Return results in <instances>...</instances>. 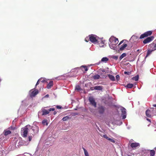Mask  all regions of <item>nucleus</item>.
Instances as JSON below:
<instances>
[{"label": "nucleus", "mask_w": 156, "mask_h": 156, "mask_svg": "<svg viewBox=\"0 0 156 156\" xmlns=\"http://www.w3.org/2000/svg\"><path fill=\"white\" fill-rule=\"evenodd\" d=\"M109 45L110 48L113 50H115L116 49V45L114 43H109Z\"/></svg>", "instance_id": "nucleus-13"}, {"label": "nucleus", "mask_w": 156, "mask_h": 156, "mask_svg": "<svg viewBox=\"0 0 156 156\" xmlns=\"http://www.w3.org/2000/svg\"><path fill=\"white\" fill-rule=\"evenodd\" d=\"M79 69V68L76 67L71 70L70 72L71 74L70 76H75L78 72V70Z\"/></svg>", "instance_id": "nucleus-7"}, {"label": "nucleus", "mask_w": 156, "mask_h": 156, "mask_svg": "<svg viewBox=\"0 0 156 156\" xmlns=\"http://www.w3.org/2000/svg\"><path fill=\"white\" fill-rule=\"evenodd\" d=\"M126 56V54L125 53H123L119 57V59L120 60H121L124 57Z\"/></svg>", "instance_id": "nucleus-29"}, {"label": "nucleus", "mask_w": 156, "mask_h": 156, "mask_svg": "<svg viewBox=\"0 0 156 156\" xmlns=\"http://www.w3.org/2000/svg\"><path fill=\"white\" fill-rule=\"evenodd\" d=\"M94 89H95V90H102L103 89V87L100 86H96L94 87Z\"/></svg>", "instance_id": "nucleus-18"}, {"label": "nucleus", "mask_w": 156, "mask_h": 156, "mask_svg": "<svg viewBox=\"0 0 156 156\" xmlns=\"http://www.w3.org/2000/svg\"><path fill=\"white\" fill-rule=\"evenodd\" d=\"M97 65H99V63H98L96 64Z\"/></svg>", "instance_id": "nucleus-54"}, {"label": "nucleus", "mask_w": 156, "mask_h": 156, "mask_svg": "<svg viewBox=\"0 0 156 156\" xmlns=\"http://www.w3.org/2000/svg\"><path fill=\"white\" fill-rule=\"evenodd\" d=\"M108 60V58L106 57H104L102 58L101 61L102 62H106Z\"/></svg>", "instance_id": "nucleus-21"}, {"label": "nucleus", "mask_w": 156, "mask_h": 156, "mask_svg": "<svg viewBox=\"0 0 156 156\" xmlns=\"http://www.w3.org/2000/svg\"><path fill=\"white\" fill-rule=\"evenodd\" d=\"M146 114L147 116L150 117L151 116V115L150 114V111L149 110H147L146 111Z\"/></svg>", "instance_id": "nucleus-25"}, {"label": "nucleus", "mask_w": 156, "mask_h": 156, "mask_svg": "<svg viewBox=\"0 0 156 156\" xmlns=\"http://www.w3.org/2000/svg\"><path fill=\"white\" fill-rule=\"evenodd\" d=\"M112 58L115 59V60H117L118 58V56H113V57H112Z\"/></svg>", "instance_id": "nucleus-40"}, {"label": "nucleus", "mask_w": 156, "mask_h": 156, "mask_svg": "<svg viewBox=\"0 0 156 156\" xmlns=\"http://www.w3.org/2000/svg\"><path fill=\"white\" fill-rule=\"evenodd\" d=\"M140 145V144L138 143H133L131 144L130 146L132 148H136L139 147Z\"/></svg>", "instance_id": "nucleus-12"}, {"label": "nucleus", "mask_w": 156, "mask_h": 156, "mask_svg": "<svg viewBox=\"0 0 156 156\" xmlns=\"http://www.w3.org/2000/svg\"><path fill=\"white\" fill-rule=\"evenodd\" d=\"M68 116H66L62 118V120L63 121H65L68 120Z\"/></svg>", "instance_id": "nucleus-36"}, {"label": "nucleus", "mask_w": 156, "mask_h": 156, "mask_svg": "<svg viewBox=\"0 0 156 156\" xmlns=\"http://www.w3.org/2000/svg\"><path fill=\"white\" fill-rule=\"evenodd\" d=\"M39 80L40 82H41L42 83H44L45 82V79L43 78H40L39 79Z\"/></svg>", "instance_id": "nucleus-33"}, {"label": "nucleus", "mask_w": 156, "mask_h": 156, "mask_svg": "<svg viewBox=\"0 0 156 156\" xmlns=\"http://www.w3.org/2000/svg\"><path fill=\"white\" fill-rule=\"evenodd\" d=\"M127 46V44L126 43H124L121 45L120 48H119V50L120 51H122Z\"/></svg>", "instance_id": "nucleus-17"}, {"label": "nucleus", "mask_w": 156, "mask_h": 156, "mask_svg": "<svg viewBox=\"0 0 156 156\" xmlns=\"http://www.w3.org/2000/svg\"><path fill=\"white\" fill-rule=\"evenodd\" d=\"M40 81L39 80L37 81V83L36 84L35 86L36 87L37 85H38Z\"/></svg>", "instance_id": "nucleus-46"}, {"label": "nucleus", "mask_w": 156, "mask_h": 156, "mask_svg": "<svg viewBox=\"0 0 156 156\" xmlns=\"http://www.w3.org/2000/svg\"><path fill=\"white\" fill-rule=\"evenodd\" d=\"M101 71L102 72H105V70L104 69H101Z\"/></svg>", "instance_id": "nucleus-49"}, {"label": "nucleus", "mask_w": 156, "mask_h": 156, "mask_svg": "<svg viewBox=\"0 0 156 156\" xmlns=\"http://www.w3.org/2000/svg\"><path fill=\"white\" fill-rule=\"evenodd\" d=\"M150 152V156H154L155 154V151L154 150H151Z\"/></svg>", "instance_id": "nucleus-28"}, {"label": "nucleus", "mask_w": 156, "mask_h": 156, "mask_svg": "<svg viewBox=\"0 0 156 156\" xmlns=\"http://www.w3.org/2000/svg\"><path fill=\"white\" fill-rule=\"evenodd\" d=\"M99 42L98 43L99 44V46L101 47H103L104 46V41L102 40L101 38L100 40H99Z\"/></svg>", "instance_id": "nucleus-16"}, {"label": "nucleus", "mask_w": 156, "mask_h": 156, "mask_svg": "<svg viewBox=\"0 0 156 156\" xmlns=\"http://www.w3.org/2000/svg\"><path fill=\"white\" fill-rule=\"evenodd\" d=\"M153 106L156 107V105H154Z\"/></svg>", "instance_id": "nucleus-53"}, {"label": "nucleus", "mask_w": 156, "mask_h": 156, "mask_svg": "<svg viewBox=\"0 0 156 156\" xmlns=\"http://www.w3.org/2000/svg\"><path fill=\"white\" fill-rule=\"evenodd\" d=\"M89 101L92 106H93L94 108L96 107V102L95 101L94 99L92 97H89Z\"/></svg>", "instance_id": "nucleus-6"}, {"label": "nucleus", "mask_w": 156, "mask_h": 156, "mask_svg": "<svg viewBox=\"0 0 156 156\" xmlns=\"http://www.w3.org/2000/svg\"><path fill=\"white\" fill-rule=\"evenodd\" d=\"M118 42L119 41L118 39L115 38V39L114 41V43L116 45L118 43Z\"/></svg>", "instance_id": "nucleus-35"}, {"label": "nucleus", "mask_w": 156, "mask_h": 156, "mask_svg": "<svg viewBox=\"0 0 156 156\" xmlns=\"http://www.w3.org/2000/svg\"><path fill=\"white\" fill-rule=\"evenodd\" d=\"M150 47H152L153 46L152 48V50L154 51L155 50H156V44H155L154 45L153 44H151L150 45Z\"/></svg>", "instance_id": "nucleus-27"}, {"label": "nucleus", "mask_w": 156, "mask_h": 156, "mask_svg": "<svg viewBox=\"0 0 156 156\" xmlns=\"http://www.w3.org/2000/svg\"><path fill=\"white\" fill-rule=\"evenodd\" d=\"M55 110V108H50L48 110L49 111V112H51V111H54Z\"/></svg>", "instance_id": "nucleus-41"}, {"label": "nucleus", "mask_w": 156, "mask_h": 156, "mask_svg": "<svg viewBox=\"0 0 156 156\" xmlns=\"http://www.w3.org/2000/svg\"><path fill=\"white\" fill-rule=\"evenodd\" d=\"M99 40H100V38L96 35L94 34L89 35L85 38V41L86 42H88L90 41L94 44L98 43L100 41Z\"/></svg>", "instance_id": "nucleus-1"}, {"label": "nucleus", "mask_w": 156, "mask_h": 156, "mask_svg": "<svg viewBox=\"0 0 156 156\" xmlns=\"http://www.w3.org/2000/svg\"><path fill=\"white\" fill-rule=\"evenodd\" d=\"M32 136H29V141H30L32 139Z\"/></svg>", "instance_id": "nucleus-45"}, {"label": "nucleus", "mask_w": 156, "mask_h": 156, "mask_svg": "<svg viewBox=\"0 0 156 156\" xmlns=\"http://www.w3.org/2000/svg\"><path fill=\"white\" fill-rule=\"evenodd\" d=\"M31 128V126L27 125L21 129V133L22 136L23 137H26L27 136L28 130Z\"/></svg>", "instance_id": "nucleus-3"}, {"label": "nucleus", "mask_w": 156, "mask_h": 156, "mask_svg": "<svg viewBox=\"0 0 156 156\" xmlns=\"http://www.w3.org/2000/svg\"><path fill=\"white\" fill-rule=\"evenodd\" d=\"M56 113H57L55 111L54 112V115H55Z\"/></svg>", "instance_id": "nucleus-51"}, {"label": "nucleus", "mask_w": 156, "mask_h": 156, "mask_svg": "<svg viewBox=\"0 0 156 156\" xmlns=\"http://www.w3.org/2000/svg\"><path fill=\"white\" fill-rule=\"evenodd\" d=\"M147 120L149 122H151L150 120V119H147Z\"/></svg>", "instance_id": "nucleus-52"}, {"label": "nucleus", "mask_w": 156, "mask_h": 156, "mask_svg": "<svg viewBox=\"0 0 156 156\" xmlns=\"http://www.w3.org/2000/svg\"><path fill=\"white\" fill-rule=\"evenodd\" d=\"M100 77V76L98 74H96L95 75H94L93 76V78L95 80H98L99 79Z\"/></svg>", "instance_id": "nucleus-24"}, {"label": "nucleus", "mask_w": 156, "mask_h": 156, "mask_svg": "<svg viewBox=\"0 0 156 156\" xmlns=\"http://www.w3.org/2000/svg\"><path fill=\"white\" fill-rule=\"evenodd\" d=\"M107 69H108V67H107Z\"/></svg>", "instance_id": "nucleus-56"}, {"label": "nucleus", "mask_w": 156, "mask_h": 156, "mask_svg": "<svg viewBox=\"0 0 156 156\" xmlns=\"http://www.w3.org/2000/svg\"><path fill=\"white\" fill-rule=\"evenodd\" d=\"M108 76L111 80L112 81H115V79L114 76L111 74H108Z\"/></svg>", "instance_id": "nucleus-20"}, {"label": "nucleus", "mask_w": 156, "mask_h": 156, "mask_svg": "<svg viewBox=\"0 0 156 156\" xmlns=\"http://www.w3.org/2000/svg\"><path fill=\"white\" fill-rule=\"evenodd\" d=\"M83 67L85 69V70L86 71H87L88 70V69L87 67L86 66H84L83 65L82 66H81V68Z\"/></svg>", "instance_id": "nucleus-37"}, {"label": "nucleus", "mask_w": 156, "mask_h": 156, "mask_svg": "<svg viewBox=\"0 0 156 156\" xmlns=\"http://www.w3.org/2000/svg\"><path fill=\"white\" fill-rule=\"evenodd\" d=\"M138 38V37L136 36L133 35L131 37V39L137 40Z\"/></svg>", "instance_id": "nucleus-31"}, {"label": "nucleus", "mask_w": 156, "mask_h": 156, "mask_svg": "<svg viewBox=\"0 0 156 156\" xmlns=\"http://www.w3.org/2000/svg\"><path fill=\"white\" fill-rule=\"evenodd\" d=\"M42 115H45L48 114L49 113V111L48 110H47L45 109L42 110Z\"/></svg>", "instance_id": "nucleus-19"}, {"label": "nucleus", "mask_w": 156, "mask_h": 156, "mask_svg": "<svg viewBox=\"0 0 156 156\" xmlns=\"http://www.w3.org/2000/svg\"><path fill=\"white\" fill-rule=\"evenodd\" d=\"M42 123L44 125L46 124V125H48L47 120L46 119H44L43 120Z\"/></svg>", "instance_id": "nucleus-34"}, {"label": "nucleus", "mask_w": 156, "mask_h": 156, "mask_svg": "<svg viewBox=\"0 0 156 156\" xmlns=\"http://www.w3.org/2000/svg\"><path fill=\"white\" fill-rule=\"evenodd\" d=\"M30 92V96L31 97H34L38 93V90L37 89H33L31 90Z\"/></svg>", "instance_id": "nucleus-8"}, {"label": "nucleus", "mask_w": 156, "mask_h": 156, "mask_svg": "<svg viewBox=\"0 0 156 156\" xmlns=\"http://www.w3.org/2000/svg\"><path fill=\"white\" fill-rule=\"evenodd\" d=\"M49 97V95L48 94H47L45 96V97Z\"/></svg>", "instance_id": "nucleus-50"}, {"label": "nucleus", "mask_w": 156, "mask_h": 156, "mask_svg": "<svg viewBox=\"0 0 156 156\" xmlns=\"http://www.w3.org/2000/svg\"><path fill=\"white\" fill-rule=\"evenodd\" d=\"M105 109V107L102 106L100 105L97 108V111L95 110H91L90 112L96 116L98 115V114L103 115L104 113Z\"/></svg>", "instance_id": "nucleus-2"}, {"label": "nucleus", "mask_w": 156, "mask_h": 156, "mask_svg": "<svg viewBox=\"0 0 156 156\" xmlns=\"http://www.w3.org/2000/svg\"><path fill=\"white\" fill-rule=\"evenodd\" d=\"M15 127H12V126L8 128V129L12 130H14L15 129Z\"/></svg>", "instance_id": "nucleus-39"}, {"label": "nucleus", "mask_w": 156, "mask_h": 156, "mask_svg": "<svg viewBox=\"0 0 156 156\" xmlns=\"http://www.w3.org/2000/svg\"><path fill=\"white\" fill-rule=\"evenodd\" d=\"M56 108L58 109H61L62 108V107L60 105H57L56 106Z\"/></svg>", "instance_id": "nucleus-44"}, {"label": "nucleus", "mask_w": 156, "mask_h": 156, "mask_svg": "<svg viewBox=\"0 0 156 156\" xmlns=\"http://www.w3.org/2000/svg\"><path fill=\"white\" fill-rule=\"evenodd\" d=\"M124 73L125 74H127L128 75H129L130 74V73L129 72H127L126 71H125L124 72Z\"/></svg>", "instance_id": "nucleus-43"}, {"label": "nucleus", "mask_w": 156, "mask_h": 156, "mask_svg": "<svg viewBox=\"0 0 156 156\" xmlns=\"http://www.w3.org/2000/svg\"><path fill=\"white\" fill-rule=\"evenodd\" d=\"M154 149H155V150L156 151V147H155L154 148Z\"/></svg>", "instance_id": "nucleus-55"}, {"label": "nucleus", "mask_w": 156, "mask_h": 156, "mask_svg": "<svg viewBox=\"0 0 156 156\" xmlns=\"http://www.w3.org/2000/svg\"><path fill=\"white\" fill-rule=\"evenodd\" d=\"M94 87H91L90 89V90H95V89H94Z\"/></svg>", "instance_id": "nucleus-47"}, {"label": "nucleus", "mask_w": 156, "mask_h": 156, "mask_svg": "<svg viewBox=\"0 0 156 156\" xmlns=\"http://www.w3.org/2000/svg\"><path fill=\"white\" fill-rule=\"evenodd\" d=\"M101 136L103 137L107 140L111 142L114 143L115 142V139L113 137H111V138L109 137L106 134L102 135V134H100Z\"/></svg>", "instance_id": "nucleus-5"}, {"label": "nucleus", "mask_w": 156, "mask_h": 156, "mask_svg": "<svg viewBox=\"0 0 156 156\" xmlns=\"http://www.w3.org/2000/svg\"><path fill=\"white\" fill-rule=\"evenodd\" d=\"M76 89L77 90H81V88L78 85L76 86Z\"/></svg>", "instance_id": "nucleus-38"}, {"label": "nucleus", "mask_w": 156, "mask_h": 156, "mask_svg": "<svg viewBox=\"0 0 156 156\" xmlns=\"http://www.w3.org/2000/svg\"><path fill=\"white\" fill-rule=\"evenodd\" d=\"M11 133V132L9 130L6 129L4 130V134L5 136H7L8 135L10 134Z\"/></svg>", "instance_id": "nucleus-15"}, {"label": "nucleus", "mask_w": 156, "mask_h": 156, "mask_svg": "<svg viewBox=\"0 0 156 156\" xmlns=\"http://www.w3.org/2000/svg\"><path fill=\"white\" fill-rule=\"evenodd\" d=\"M133 79L136 81H137L139 79V76L138 75H136L133 78Z\"/></svg>", "instance_id": "nucleus-32"}, {"label": "nucleus", "mask_w": 156, "mask_h": 156, "mask_svg": "<svg viewBox=\"0 0 156 156\" xmlns=\"http://www.w3.org/2000/svg\"><path fill=\"white\" fill-rule=\"evenodd\" d=\"M153 51H154L153 50H149L147 52V53L145 58H146L147 57H148L150 54Z\"/></svg>", "instance_id": "nucleus-26"}, {"label": "nucleus", "mask_w": 156, "mask_h": 156, "mask_svg": "<svg viewBox=\"0 0 156 156\" xmlns=\"http://www.w3.org/2000/svg\"><path fill=\"white\" fill-rule=\"evenodd\" d=\"M116 78L117 80H119L120 78V76L119 75H117L116 76Z\"/></svg>", "instance_id": "nucleus-42"}, {"label": "nucleus", "mask_w": 156, "mask_h": 156, "mask_svg": "<svg viewBox=\"0 0 156 156\" xmlns=\"http://www.w3.org/2000/svg\"><path fill=\"white\" fill-rule=\"evenodd\" d=\"M133 86V84L129 83L126 85V87L128 88H130L132 87Z\"/></svg>", "instance_id": "nucleus-30"}, {"label": "nucleus", "mask_w": 156, "mask_h": 156, "mask_svg": "<svg viewBox=\"0 0 156 156\" xmlns=\"http://www.w3.org/2000/svg\"><path fill=\"white\" fill-rule=\"evenodd\" d=\"M82 148L84 151V152L85 156H89L87 150H86L83 147H82Z\"/></svg>", "instance_id": "nucleus-23"}, {"label": "nucleus", "mask_w": 156, "mask_h": 156, "mask_svg": "<svg viewBox=\"0 0 156 156\" xmlns=\"http://www.w3.org/2000/svg\"><path fill=\"white\" fill-rule=\"evenodd\" d=\"M118 109L120 110L122 112V119H125L126 117V109L120 106L118 108Z\"/></svg>", "instance_id": "nucleus-4"}, {"label": "nucleus", "mask_w": 156, "mask_h": 156, "mask_svg": "<svg viewBox=\"0 0 156 156\" xmlns=\"http://www.w3.org/2000/svg\"><path fill=\"white\" fill-rule=\"evenodd\" d=\"M53 85V82L52 81H50V82L48 83V84L47 86V88L48 89H50V88Z\"/></svg>", "instance_id": "nucleus-14"}, {"label": "nucleus", "mask_w": 156, "mask_h": 156, "mask_svg": "<svg viewBox=\"0 0 156 156\" xmlns=\"http://www.w3.org/2000/svg\"><path fill=\"white\" fill-rule=\"evenodd\" d=\"M154 37L153 36H151L150 37H148L145 39L143 41V43L144 44H146L149 43L153 40Z\"/></svg>", "instance_id": "nucleus-11"}, {"label": "nucleus", "mask_w": 156, "mask_h": 156, "mask_svg": "<svg viewBox=\"0 0 156 156\" xmlns=\"http://www.w3.org/2000/svg\"><path fill=\"white\" fill-rule=\"evenodd\" d=\"M123 41H124V40H122V41H121L120 42V43L119 44V45H120L121 44H122V43H123Z\"/></svg>", "instance_id": "nucleus-48"}, {"label": "nucleus", "mask_w": 156, "mask_h": 156, "mask_svg": "<svg viewBox=\"0 0 156 156\" xmlns=\"http://www.w3.org/2000/svg\"><path fill=\"white\" fill-rule=\"evenodd\" d=\"M30 129H31V130L33 131V133H31L33 135H34L35 134L37 133L38 132L39 128L37 126H35L31 127Z\"/></svg>", "instance_id": "nucleus-10"}, {"label": "nucleus", "mask_w": 156, "mask_h": 156, "mask_svg": "<svg viewBox=\"0 0 156 156\" xmlns=\"http://www.w3.org/2000/svg\"><path fill=\"white\" fill-rule=\"evenodd\" d=\"M152 33V32L151 31H147L144 34H141L140 37V38L141 39H143L145 37L148 36L150 35Z\"/></svg>", "instance_id": "nucleus-9"}, {"label": "nucleus", "mask_w": 156, "mask_h": 156, "mask_svg": "<svg viewBox=\"0 0 156 156\" xmlns=\"http://www.w3.org/2000/svg\"><path fill=\"white\" fill-rule=\"evenodd\" d=\"M115 37H111L109 39V43H114V41L115 39Z\"/></svg>", "instance_id": "nucleus-22"}]
</instances>
